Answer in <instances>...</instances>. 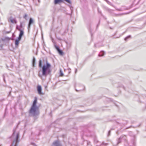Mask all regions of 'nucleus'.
Masks as SVG:
<instances>
[{"label":"nucleus","mask_w":146,"mask_h":146,"mask_svg":"<svg viewBox=\"0 0 146 146\" xmlns=\"http://www.w3.org/2000/svg\"><path fill=\"white\" fill-rule=\"evenodd\" d=\"M38 66L40 68H42V75L43 76H46L51 72L50 69L51 65L47 61L46 62V65H44L42 66V61L40 60L39 62Z\"/></svg>","instance_id":"nucleus-1"},{"label":"nucleus","mask_w":146,"mask_h":146,"mask_svg":"<svg viewBox=\"0 0 146 146\" xmlns=\"http://www.w3.org/2000/svg\"><path fill=\"white\" fill-rule=\"evenodd\" d=\"M15 130H13V133L11 137V138L13 140V143L11 146H17V144L16 143L19 142L18 139L19 136V133H17L15 134Z\"/></svg>","instance_id":"nucleus-2"},{"label":"nucleus","mask_w":146,"mask_h":146,"mask_svg":"<svg viewBox=\"0 0 146 146\" xmlns=\"http://www.w3.org/2000/svg\"><path fill=\"white\" fill-rule=\"evenodd\" d=\"M29 115L33 116H36L39 113V108L38 107L32 106L29 111Z\"/></svg>","instance_id":"nucleus-3"},{"label":"nucleus","mask_w":146,"mask_h":146,"mask_svg":"<svg viewBox=\"0 0 146 146\" xmlns=\"http://www.w3.org/2000/svg\"><path fill=\"white\" fill-rule=\"evenodd\" d=\"M76 87L78 88V89H76V91H80L83 90H84L85 87L84 86L81 84H77L76 85Z\"/></svg>","instance_id":"nucleus-4"},{"label":"nucleus","mask_w":146,"mask_h":146,"mask_svg":"<svg viewBox=\"0 0 146 146\" xmlns=\"http://www.w3.org/2000/svg\"><path fill=\"white\" fill-rule=\"evenodd\" d=\"M52 146H61V145L58 141H56L53 143Z\"/></svg>","instance_id":"nucleus-5"},{"label":"nucleus","mask_w":146,"mask_h":146,"mask_svg":"<svg viewBox=\"0 0 146 146\" xmlns=\"http://www.w3.org/2000/svg\"><path fill=\"white\" fill-rule=\"evenodd\" d=\"M34 21L33 19L32 18H30L29 19V23L28 24V29H29L31 27V24L34 23Z\"/></svg>","instance_id":"nucleus-6"},{"label":"nucleus","mask_w":146,"mask_h":146,"mask_svg":"<svg viewBox=\"0 0 146 146\" xmlns=\"http://www.w3.org/2000/svg\"><path fill=\"white\" fill-rule=\"evenodd\" d=\"M9 22H11V23H17V21L15 19H13L12 17H11L8 20Z\"/></svg>","instance_id":"nucleus-7"},{"label":"nucleus","mask_w":146,"mask_h":146,"mask_svg":"<svg viewBox=\"0 0 146 146\" xmlns=\"http://www.w3.org/2000/svg\"><path fill=\"white\" fill-rule=\"evenodd\" d=\"M37 90L38 91V94L39 95L43 94L41 92L42 88L41 86H37Z\"/></svg>","instance_id":"nucleus-8"},{"label":"nucleus","mask_w":146,"mask_h":146,"mask_svg":"<svg viewBox=\"0 0 146 146\" xmlns=\"http://www.w3.org/2000/svg\"><path fill=\"white\" fill-rule=\"evenodd\" d=\"M122 136L120 137L117 140V143L115 145H113V146H117L118 144L120 143L121 140V139L122 138Z\"/></svg>","instance_id":"nucleus-9"},{"label":"nucleus","mask_w":146,"mask_h":146,"mask_svg":"<svg viewBox=\"0 0 146 146\" xmlns=\"http://www.w3.org/2000/svg\"><path fill=\"white\" fill-rule=\"evenodd\" d=\"M37 98L35 97V100L33 102V103L32 106H35V107H38L36 105V103H37Z\"/></svg>","instance_id":"nucleus-10"},{"label":"nucleus","mask_w":146,"mask_h":146,"mask_svg":"<svg viewBox=\"0 0 146 146\" xmlns=\"http://www.w3.org/2000/svg\"><path fill=\"white\" fill-rule=\"evenodd\" d=\"M18 30L20 31L19 36L22 37L24 34V32L23 30H21L20 29H19Z\"/></svg>","instance_id":"nucleus-11"},{"label":"nucleus","mask_w":146,"mask_h":146,"mask_svg":"<svg viewBox=\"0 0 146 146\" xmlns=\"http://www.w3.org/2000/svg\"><path fill=\"white\" fill-rule=\"evenodd\" d=\"M61 2H62V0H54V3L55 4H56Z\"/></svg>","instance_id":"nucleus-12"},{"label":"nucleus","mask_w":146,"mask_h":146,"mask_svg":"<svg viewBox=\"0 0 146 146\" xmlns=\"http://www.w3.org/2000/svg\"><path fill=\"white\" fill-rule=\"evenodd\" d=\"M104 54V52L103 51H101L100 52L99 54H98V56H103V55Z\"/></svg>","instance_id":"nucleus-13"},{"label":"nucleus","mask_w":146,"mask_h":146,"mask_svg":"<svg viewBox=\"0 0 146 146\" xmlns=\"http://www.w3.org/2000/svg\"><path fill=\"white\" fill-rule=\"evenodd\" d=\"M19 43V41L16 40L15 41V45L16 46H17L18 45Z\"/></svg>","instance_id":"nucleus-14"},{"label":"nucleus","mask_w":146,"mask_h":146,"mask_svg":"<svg viewBox=\"0 0 146 146\" xmlns=\"http://www.w3.org/2000/svg\"><path fill=\"white\" fill-rule=\"evenodd\" d=\"M61 55H62L63 52L62 51L59 49L58 51H57Z\"/></svg>","instance_id":"nucleus-15"},{"label":"nucleus","mask_w":146,"mask_h":146,"mask_svg":"<svg viewBox=\"0 0 146 146\" xmlns=\"http://www.w3.org/2000/svg\"><path fill=\"white\" fill-rule=\"evenodd\" d=\"M54 47L57 51L60 49L59 47L56 44L54 45Z\"/></svg>","instance_id":"nucleus-16"},{"label":"nucleus","mask_w":146,"mask_h":146,"mask_svg":"<svg viewBox=\"0 0 146 146\" xmlns=\"http://www.w3.org/2000/svg\"><path fill=\"white\" fill-rule=\"evenodd\" d=\"M27 15L26 14H25L23 16V17L26 20L27 19Z\"/></svg>","instance_id":"nucleus-17"},{"label":"nucleus","mask_w":146,"mask_h":146,"mask_svg":"<svg viewBox=\"0 0 146 146\" xmlns=\"http://www.w3.org/2000/svg\"><path fill=\"white\" fill-rule=\"evenodd\" d=\"M118 11H122L124 10H125L124 9L121 8V9H116Z\"/></svg>","instance_id":"nucleus-18"},{"label":"nucleus","mask_w":146,"mask_h":146,"mask_svg":"<svg viewBox=\"0 0 146 146\" xmlns=\"http://www.w3.org/2000/svg\"><path fill=\"white\" fill-rule=\"evenodd\" d=\"M66 1V2H67L69 3H71V1H70V0H62V1Z\"/></svg>","instance_id":"nucleus-19"},{"label":"nucleus","mask_w":146,"mask_h":146,"mask_svg":"<svg viewBox=\"0 0 146 146\" xmlns=\"http://www.w3.org/2000/svg\"><path fill=\"white\" fill-rule=\"evenodd\" d=\"M35 58H33V66H34V63H35Z\"/></svg>","instance_id":"nucleus-20"},{"label":"nucleus","mask_w":146,"mask_h":146,"mask_svg":"<svg viewBox=\"0 0 146 146\" xmlns=\"http://www.w3.org/2000/svg\"><path fill=\"white\" fill-rule=\"evenodd\" d=\"M60 76H62L63 75V73L62 72L61 69L60 70Z\"/></svg>","instance_id":"nucleus-21"},{"label":"nucleus","mask_w":146,"mask_h":146,"mask_svg":"<svg viewBox=\"0 0 146 146\" xmlns=\"http://www.w3.org/2000/svg\"><path fill=\"white\" fill-rule=\"evenodd\" d=\"M21 38H22V37L19 36L18 37V38L17 39V40L19 41L21 39Z\"/></svg>","instance_id":"nucleus-22"},{"label":"nucleus","mask_w":146,"mask_h":146,"mask_svg":"<svg viewBox=\"0 0 146 146\" xmlns=\"http://www.w3.org/2000/svg\"><path fill=\"white\" fill-rule=\"evenodd\" d=\"M130 37V36L129 35V36H127V37H125V40H127V39L128 38H129V37Z\"/></svg>","instance_id":"nucleus-23"},{"label":"nucleus","mask_w":146,"mask_h":146,"mask_svg":"<svg viewBox=\"0 0 146 146\" xmlns=\"http://www.w3.org/2000/svg\"><path fill=\"white\" fill-rule=\"evenodd\" d=\"M22 27V24L21 23L20 25V27Z\"/></svg>","instance_id":"nucleus-24"},{"label":"nucleus","mask_w":146,"mask_h":146,"mask_svg":"<svg viewBox=\"0 0 146 146\" xmlns=\"http://www.w3.org/2000/svg\"><path fill=\"white\" fill-rule=\"evenodd\" d=\"M110 131H109V132H108V135H110Z\"/></svg>","instance_id":"nucleus-25"},{"label":"nucleus","mask_w":146,"mask_h":146,"mask_svg":"<svg viewBox=\"0 0 146 146\" xmlns=\"http://www.w3.org/2000/svg\"><path fill=\"white\" fill-rule=\"evenodd\" d=\"M77 72V69H75V73H76Z\"/></svg>","instance_id":"nucleus-26"},{"label":"nucleus","mask_w":146,"mask_h":146,"mask_svg":"<svg viewBox=\"0 0 146 146\" xmlns=\"http://www.w3.org/2000/svg\"><path fill=\"white\" fill-rule=\"evenodd\" d=\"M97 44H95L94 46L95 47H97Z\"/></svg>","instance_id":"nucleus-27"},{"label":"nucleus","mask_w":146,"mask_h":146,"mask_svg":"<svg viewBox=\"0 0 146 146\" xmlns=\"http://www.w3.org/2000/svg\"><path fill=\"white\" fill-rule=\"evenodd\" d=\"M16 28L18 30V29H19V28H18V26H17V27H16Z\"/></svg>","instance_id":"nucleus-28"},{"label":"nucleus","mask_w":146,"mask_h":146,"mask_svg":"<svg viewBox=\"0 0 146 146\" xmlns=\"http://www.w3.org/2000/svg\"><path fill=\"white\" fill-rule=\"evenodd\" d=\"M3 79H4V82H5V80L4 78Z\"/></svg>","instance_id":"nucleus-29"},{"label":"nucleus","mask_w":146,"mask_h":146,"mask_svg":"<svg viewBox=\"0 0 146 146\" xmlns=\"http://www.w3.org/2000/svg\"><path fill=\"white\" fill-rule=\"evenodd\" d=\"M104 144V143H102V144Z\"/></svg>","instance_id":"nucleus-30"},{"label":"nucleus","mask_w":146,"mask_h":146,"mask_svg":"<svg viewBox=\"0 0 146 146\" xmlns=\"http://www.w3.org/2000/svg\"><path fill=\"white\" fill-rule=\"evenodd\" d=\"M39 2V0H38Z\"/></svg>","instance_id":"nucleus-31"},{"label":"nucleus","mask_w":146,"mask_h":146,"mask_svg":"<svg viewBox=\"0 0 146 146\" xmlns=\"http://www.w3.org/2000/svg\"><path fill=\"white\" fill-rule=\"evenodd\" d=\"M34 1H35V0H33Z\"/></svg>","instance_id":"nucleus-32"}]
</instances>
